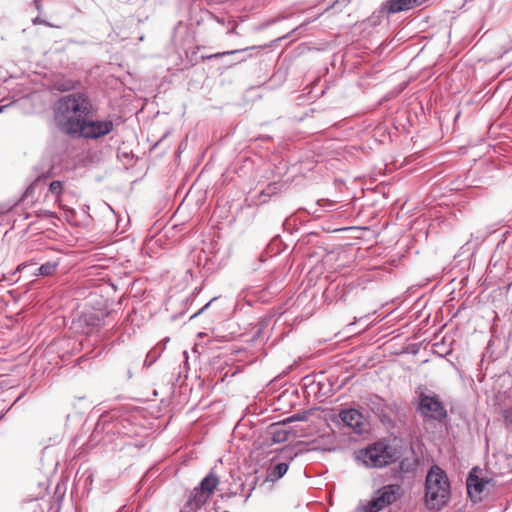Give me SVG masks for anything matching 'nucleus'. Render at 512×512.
Returning a JSON list of instances; mask_svg holds the SVG:
<instances>
[{"label":"nucleus","mask_w":512,"mask_h":512,"mask_svg":"<svg viewBox=\"0 0 512 512\" xmlns=\"http://www.w3.org/2000/svg\"><path fill=\"white\" fill-rule=\"evenodd\" d=\"M94 107L89 97L75 92L61 97L55 104L54 118L58 128L74 137L87 120L93 117Z\"/></svg>","instance_id":"1"},{"label":"nucleus","mask_w":512,"mask_h":512,"mask_svg":"<svg viewBox=\"0 0 512 512\" xmlns=\"http://www.w3.org/2000/svg\"><path fill=\"white\" fill-rule=\"evenodd\" d=\"M450 483L444 470L434 465L425 479V505L429 510H440L449 501Z\"/></svg>","instance_id":"2"},{"label":"nucleus","mask_w":512,"mask_h":512,"mask_svg":"<svg viewBox=\"0 0 512 512\" xmlns=\"http://www.w3.org/2000/svg\"><path fill=\"white\" fill-rule=\"evenodd\" d=\"M360 459L368 467H383L394 463L399 458V453L395 447L385 442L379 441L357 453Z\"/></svg>","instance_id":"3"},{"label":"nucleus","mask_w":512,"mask_h":512,"mask_svg":"<svg viewBox=\"0 0 512 512\" xmlns=\"http://www.w3.org/2000/svg\"><path fill=\"white\" fill-rule=\"evenodd\" d=\"M220 483L219 476L211 470L200 482L199 486L195 487L187 500V507L191 510L201 509L214 494Z\"/></svg>","instance_id":"4"},{"label":"nucleus","mask_w":512,"mask_h":512,"mask_svg":"<svg viewBox=\"0 0 512 512\" xmlns=\"http://www.w3.org/2000/svg\"><path fill=\"white\" fill-rule=\"evenodd\" d=\"M401 487L396 484L386 485L377 491V495L371 500L361 503L355 512H379L390 506L400 496Z\"/></svg>","instance_id":"5"},{"label":"nucleus","mask_w":512,"mask_h":512,"mask_svg":"<svg viewBox=\"0 0 512 512\" xmlns=\"http://www.w3.org/2000/svg\"><path fill=\"white\" fill-rule=\"evenodd\" d=\"M105 316L107 313L102 309L88 308L73 320L72 325L76 332L88 335L101 325Z\"/></svg>","instance_id":"6"},{"label":"nucleus","mask_w":512,"mask_h":512,"mask_svg":"<svg viewBox=\"0 0 512 512\" xmlns=\"http://www.w3.org/2000/svg\"><path fill=\"white\" fill-rule=\"evenodd\" d=\"M92 118L87 117V120L74 137L97 139L109 134L114 129L112 120H93Z\"/></svg>","instance_id":"7"},{"label":"nucleus","mask_w":512,"mask_h":512,"mask_svg":"<svg viewBox=\"0 0 512 512\" xmlns=\"http://www.w3.org/2000/svg\"><path fill=\"white\" fill-rule=\"evenodd\" d=\"M419 410L424 417L432 419H442L446 417L447 412L442 402L434 396L423 395L420 398Z\"/></svg>","instance_id":"8"},{"label":"nucleus","mask_w":512,"mask_h":512,"mask_svg":"<svg viewBox=\"0 0 512 512\" xmlns=\"http://www.w3.org/2000/svg\"><path fill=\"white\" fill-rule=\"evenodd\" d=\"M477 472L478 469L473 468L466 481L468 495L474 502L481 500L485 486L490 483V480L480 478Z\"/></svg>","instance_id":"9"},{"label":"nucleus","mask_w":512,"mask_h":512,"mask_svg":"<svg viewBox=\"0 0 512 512\" xmlns=\"http://www.w3.org/2000/svg\"><path fill=\"white\" fill-rule=\"evenodd\" d=\"M341 421L349 428L361 432L363 426V415L356 409L342 410L339 413Z\"/></svg>","instance_id":"10"},{"label":"nucleus","mask_w":512,"mask_h":512,"mask_svg":"<svg viewBox=\"0 0 512 512\" xmlns=\"http://www.w3.org/2000/svg\"><path fill=\"white\" fill-rule=\"evenodd\" d=\"M419 5H421L419 0H387L385 3L387 11L392 14L410 10Z\"/></svg>","instance_id":"11"},{"label":"nucleus","mask_w":512,"mask_h":512,"mask_svg":"<svg viewBox=\"0 0 512 512\" xmlns=\"http://www.w3.org/2000/svg\"><path fill=\"white\" fill-rule=\"evenodd\" d=\"M271 438L274 443H282L288 440L289 432L279 423L270 426Z\"/></svg>","instance_id":"12"},{"label":"nucleus","mask_w":512,"mask_h":512,"mask_svg":"<svg viewBox=\"0 0 512 512\" xmlns=\"http://www.w3.org/2000/svg\"><path fill=\"white\" fill-rule=\"evenodd\" d=\"M287 470V463H279L269 470V478L271 480H278L285 475Z\"/></svg>","instance_id":"13"},{"label":"nucleus","mask_w":512,"mask_h":512,"mask_svg":"<svg viewBox=\"0 0 512 512\" xmlns=\"http://www.w3.org/2000/svg\"><path fill=\"white\" fill-rule=\"evenodd\" d=\"M57 263L48 262L38 268L39 275L51 276L56 272Z\"/></svg>","instance_id":"14"},{"label":"nucleus","mask_w":512,"mask_h":512,"mask_svg":"<svg viewBox=\"0 0 512 512\" xmlns=\"http://www.w3.org/2000/svg\"><path fill=\"white\" fill-rule=\"evenodd\" d=\"M50 192L56 194V200L59 202L63 193V183L61 181H52L49 185Z\"/></svg>","instance_id":"15"},{"label":"nucleus","mask_w":512,"mask_h":512,"mask_svg":"<svg viewBox=\"0 0 512 512\" xmlns=\"http://www.w3.org/2000/svg\"><path fill=\"white\" fill-rule=\"evenodd\" d=\"M47 176L46 175H42V176H39L35 179V181L27 188L26 192H25V196H27L28 194L32 193L35 185H37L42 179L46 178Z\"/></svg>","instance_id":"16"},{"label":"nucleus","mask_w":512,"mask_h":512,"mask_svg":"<svg viewBox=\"0 0 512 512\" xmlns=\"http://www.w3.org/2000/svg\"><path fill=\"white\" fill-rule=\"evenodd\" d=\"M236 51H226V52H218V53H215L213 55H209V56H206V57H202L203 59H211V58H220V57H223L225 55H230V54H233L235 53Z\"/></svg>","instance_id":"17"},{"label":"nucleus","mask_w":512,"mask_h":512,"mask_svg":"<svg viewBox=\"0 0 512 512\" xmlns=\"http://www.w3.org/2000/svg\"><path fill=\"white\" fill-rule=\"evenodd\" d=\"M275 185H276V184L269 185V186L267 187L266 191H264L263 193H264V194H267V195H270V194L273 192V190L276 188V187H275Z\"/></svg>","instance_id":"18"},{"label":"nucleus","mask_w":512,"mask_h":512,"mask_svg":"<svg viewBox=\"0 0 512 512\" xmlns=\"http://www.w3.org/2000/svg\"><path fill=\"white\" fill-rule=\"evenodd\" d=\"M224 512H229V511H224Z\"/></svg>","instance_id":"19"}]
</instances>
